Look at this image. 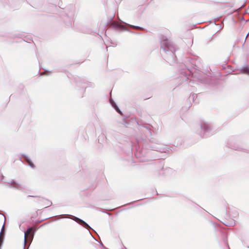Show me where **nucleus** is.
I'll use <instances>...</instances> for the list:
<instances>
[{"instance_id": "nucleus-1", "label": "nucleus", "mask_w": 249, "mask_h": 249, "mask_svg": "<svg viewBox=\"0 0 249 249\" xmlns=\"http://www.w3.org/2000/svg\"><path fill=\"white\" fill-rule=\"evenodd\" d=\"M34 236V228L33 227H30L28 228L26 231L24 233V243H31L32 241Z\"/></svg>"}, {"instance_id": "nucleus-3", "label": "nucleus", "mask_w": 249, "mask_h": 249, "mask_svg": "<svg viewBox=\"0 0 249 249\" xmlns=\"http://www.w3.org/2000/svg\"><path fill=\"white\" fill-rule=\"evenodd\" d=\"M162 43L163 45H165L167 47H168V40L167 39L163 40L162 41Z\"/></svg>"}, {"instance_id": "nucleus-2", "label": "nucleus", "mask_w": 249, "mask_h": 249, "mask_svg": "<svg viewBox=\"0 0 249 249\" xmlns=\"http://www.w3.org/2000/svg\"><path fill=\"white\" fill-rule=\"evenodd\" d=\"M76 221L78 222L80 224L82 225L83 226H84L86 228H88L89 227V226L85 222H84L83 220H82L79 218H77Z\"/></svg>"}, {"instance_id": "nucleus-4", "label": "nucleus", "mask_w": 249, "mask_h": 249, "mask_svg": "<svg viewBox=\"0 0 249 249\" xmlns=\"http://www.w3.org/2000/svg\"><path fill=\"white\" fill-rule=\"evenodd\" d=\"M51 203H52L50 201H49V200H47V203L46 205H44V206H45V207H47L50 206Z\"/></svg>"}, {"instance_id": "nucleus-7", "label": "nucleus", "mask_w": 249, "mask_h": 249, "mask_svg": "<svg viewBox=\"0 0 249 249\" xmlns=\"http://www.w3.org/2000/svg\"><path fill=\"white\" fill-rule=\"evenodd\" d=\"M3 179V178L2 177H0V182Z\"/></svg>"}, {"instance_id": "nucleus-5", "label": "nucleus", "mask_w": 249, "mask_h": 249, "mask_svg": "<svg viewBox=\"0 0 249 249\" xmlns=\"http://www.w3.org/2000/svg\"><path fill=\"white\" fill-rule=\"evenodd\" d=\"M27 161L28 162V163H29V164L32 167H34V164L33 163L30 161L29 160H27Z\"/></svg>"}, {"instance_id": "nucleus-6", "label": "nucleus", "mask_w": 249, "mask_h": 249, "mask_svg": "<svg viewBox=\"0 0 249 249\" xmlns=\"http://www.w3.org/2000/svg\"><path fill=\"white\" fill-rule=\"evenodd\" d=\"M27 161L28 162V163H29V164L32 167H34V164L33 163L30 161L29 160H27Z\"/></svg>"}]
</instances>
